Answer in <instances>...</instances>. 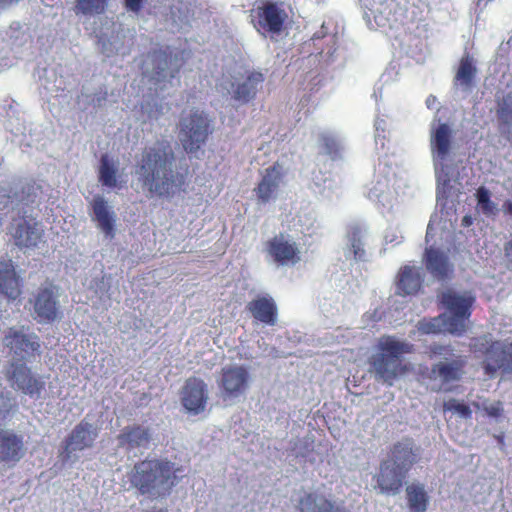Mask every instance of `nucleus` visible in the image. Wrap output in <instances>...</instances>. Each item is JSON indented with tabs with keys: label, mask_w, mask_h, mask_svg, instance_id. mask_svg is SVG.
Wrapping results in <instances>:
<instances>
[{
	"label": "nucleus",
	"mask_w": 512,
	"mask_h": 512,
	"mask_svg": "<svg viewBox=\"0 0 512 512\" xmlns=\"http://www.w3.org/2000/svg\"><path fill=\"white\" fill-rule=\"evenodd\" d=\"M393 173L381 163L375 169L373 179L365 187V196L373 203L390 211L397 202L395 191L391 188Z\"/></svg>",
	"instance_id": "obj_13"
},
{
	"label": "nucleus",
	"mask_w": 512,
	"mask_h": 512,
	"mask_svg": "<svg viewBox=\"0 0 512 512\" xmlns=\"http://www.w3.org/2000/svg\"><path fill=\"white\" fill-rule=\"evenodd\" d=\"M474 300V296L468 291L449 289L443 292L441 302L447 311L439 317L419 321L418 329L426 334L448 332L457 336L462 335L466 331V322Z\"/></svg>",
	"instance_id": "obj_4"
},
{
	"label": "nucleus",
	"mask_w": 512,
	"mask_h": 512,
	"mask_svg": "<svg viewBox=\"0 0 512 512\" xmlns=\"http://www.w3.org/2000/svg\"><path fill=\"white\" fill-rule=\"evenodd\" d=\"M0 293L12 300L20 295L19 279L11 260H0Z\"/></svg>",
	"instance_id": "obj_31"
},
{
	"label": "nucleus",
	"mask_w": 512,
	"mask_h": 512,
	"mask_svg": "<svg viewBox=\"0 0 512 512\" xmlns=\"http://www.w3.org/2000/svg\"><path fill=\"white\" fill-rule=\"evenodd\" d=\"M472 222H473V219L471 216H465L462 220L463 225L466 227L470 226L472 224Z\"/></svg>",
	"instance_id": "obj_53"
},
{
	"label": "nucleus",
	"mask_w": 512,
	"mask_h": 512,
	"mask_svg": "<svg viewBox=\"0 0 512 512\" xmlns=\"http://www.w3.org/2000/svg\"><path fill=\"white\" fill-rule=\"evenodd\" d=\"M425 104H426L428 109H431V110H434V109L438 110L439 109V102H438L437 98L434 95H429L426 98Z\"/></svg>",
	"instance_id": "obj_51"
},
{
	"label": "nucleus",
	"mask_w": 512,
	"mask_h": 512,
	"mask_svg": "<svg viewBox=\"0 0 512 512\" xmlns=\"http://www.w3.org/2000/svg\"><path fill=\"white\" fill-rule=\"evenodd\" d=\"M3 344L12 356L11 362L29 361L40 354L39 337L24 325L8 328Z\"/></svg>",
	"instance_id": "obj_8"
},
{
	"label": "nucleus",
	"mask_w": 512,
	"mask_h": 512,
	"mask_svg": "<svg viewBox=\"0 0 512 512\" xmlns=\"http://www.w3.org/2000/svg\"><path fill=\"white\" fill-rule=\"evenodd\" d=\"M98 436L96 427L88 422H80L74 427L65 441L62 453L63 461L74 463L79 458V452L92 447Z\"/></svg>",
	"instance_id": "obj_15"
},
{
	"label": "nucleus",
	"mask_w": 512,
	"mask_h": 512,
	"mask_svg": "<svg viewBox=\"0 0 512 512\" xmlns=\"http://www.w3.org/2000/svg\"><path fill=\"white\" fill-rule=\"evenodd\" d=\"M266 251L277 265L294 266L301 260L300 247L290 235H276L267 242Z\"/></svg>",
	"instance_id": "obj_16"
},
{
	"label": "nucleus",
	"mask_w": 512,
	"mask_h": 512,
	"mask_svg": "<svg viewBox=\"0 0 512 512\" xmlns=\"http://www.w3.org/2000/svg\"><path fill=\"white\" fill-rule=\"evenodd\" d=\"M18 1L19 0H0V8Z\"/></svg>",
	"instance_id": "obj_54"
},
{
	"label": "nucleus",
	"mask_w": 512,
	"mask_h": 512,
	"mask_svg": "<svg viewBox=\"0 0 512 512\" xmlns=\"http://www.w3.org/2000/svg\"><path fill=\"white\" fill-rule=\"evenodd\" d=\"M14 406V399L8 394L0 393V418L4 417Z\"/></svg>",
	"instance_id": "obj_48"
},
{
	"label": "nucleus",
	"mask_w": 512,
	"mask_h": 512,
	"mask_svg": "<svg viewBox=\"0 0 512 512\" xmlns=\"http://www.w3.org/2000/svg\"><path fill=\"white\" fill-rule=\"evenodd\" d=\"M135 174L151 195L172 198L185 190L188 165L167 140L145 147L136 160Z\"/></svg>",
	"instance_id": "obj_1"
},
{
	"label": "nucleus",
	"mask_w": 512,
	"mask_h": 512,
	"mask_svg": "<svg viewBox=\"0 0 512 512\" xmlns=\"http://www.w3.org/2000/svg\"><path fill=\"white\" fill-rule=\"evenodd\" d=\"M432 225L429 224L428 227H427V234H426V239L428 240V238L432 235Z\"/></svg>",
	"instance_id": "obj_56"
},
{
	"label": "nucleus",
	"mask_w": 512,
	"mask_h": 512,
	"mask_svg": "<svg viewBox=\"0 0 512 512\" xmlns=\"http://www.w3.org/2000/svg\"><path fill=\"white\" fill-rule=\"evenodd\" d=\"M109 0H75L76 16L94 17L105 12Z\"/></svg>",
	"instance_id": "obj_36"
},
{
	"label": "nucleus",
	"mask_w": 512,
	"mask_h": 512,
	"mask_svg": "<svg viewBox=\"0 0 512 512\" xmlns=\"http://www.w3.org/2000/svg\"><path fill=\"white\" fill-rule=\"evenodd\" d=\"M141 109L149 119H158L163 114V106L155 99L145 101Z\"/></svg>",
	"instance_id": "obj_43"
},
{
	"label": "nucleus",
	"mask_w": 512,
	"mask_h": 512,
	"mask_svg": "<svg viewBox=\"0 0 512 512\" xmlns=\"http://www.w3.org/2000/svg\"><path fill=\"white\" fill-rule=\"evenodd\" d=\"M287 6L278 0H262L252 11L254 27L261 34H278L288 19Z\"/></svg>",
	"instance_id": "obj_10"
},
{
	"label": "nucleus",
	"mask_w": 512,
	"mask_h": 512,
	"mask_svg": "<svg viewBox=\"0 0 512 512\" xmlns=\"http://www.w3.org/2000/svg\"><path fill=\"white\" fill-rule=\"evenodd\" d=\"M143 0H125L126 8L134 13H138L142 8Z\"/></svg>",
	"instance_id": "obj_49"
},
{
	"label": "nucleus",
	"mask_w": 512,
	"mask_h": 512,
	"mask_svg": "<svg viewBox=\"0 0 512 512\" xmlns=\"http://www.w3.org/2000/svg\"><path fill=\"white\" fill-rule=\"evenodd\" d=\"M498 369L512 372V344L495 342L487 352L485 370L493 375Z\"/></svg>",
	"instance_id": "obj_22"
},
{
	"label": "nucleus",
	"mask_w": 512,
	"mask_h": 512,
	"mask_svg": "<svg viewBox=\"0 0 512 512\" xmlns=\"http://www.w3.org/2000/svg\"><path fill=\"white\" fill-rule=\"evenodd\" d=\"M40 187L34 183H17L0 192V211L10 215L12 224L9 232L19 247L32 248L42 240L43 228L31 218L27 210L39 197Z\"/></svg>",
	"instance_id": "obj_2"
},
{
	"label": "nucleus",
	"mask_w": 512,
	"mask_h": 512,
	"mask_svg": "<svg viewBox=\"0 0 512 512\" xmlns=\"http://www.w3.org/2000/svg\"><path fill=\"white\" fill-rule=\"evenodd\" d=\"M117 166L107 156L103 155L100 160L99 181L103 186L115 188L117 186Z\"/></svg>",
	"instance_id": "obj_37"
},
{
	"label": "nucleus",
	"mask_w": 512,
	"mask_h": 512,
	"mask_svg": "<svg viewBox=\"0 0 512 512\" xmlns=\"http://www.w3.org/2000/svg\"><path fill=\"white\" fill-rule=\"evenodd\" d=\"M118 50H119V49H118V48H116V49H115V51H113V50L108 51V52H107V55L109 56V55H110L111 53H113V52H118Z\"/></svg>",
	"instance_id": "obj_59"
},
{
	"label": "nucleus",
	"mask_w": 512,
	"mask_h": 512,
	"mask_svg": "<svg viewBox=\"0 0 512 512\" xmlns=\"http://www.w3.org/2000/svg\"><path fill=\"white\" fill-rule=\"evenodd\" d=\"M407 504L411 512H425L429 496L421 483H411L406 487Z\"/></svg>",
	"instance_id": "obj_35"
},
{
	"label": "nucleus",
	"mask_w": 512,
	"mask_h": 512,
	"mask_svg": "<svg viewBox=\"0 0 512 512\" xmlns=\"http://www.w3.org/2000/svg\"><path fill=\"white\" fill-rule=\"evenodd\" d=\"M423 281L422 269L406 265L402 267L397 277V289L400 293L410 295L416 293Z\"/></svg>",
	"instance_id": "obj_32"
},
{
	"label": "nucleus",
	"mask_w": 512,
	"mask_h": 512,
	"mask_svg": "<svg viewBox=\"0 0 512 512\" xmlns=\"http://www.w3.org/2000/svg\"><path fill=\"white\" fill-rule=\"evenodd\" d=\"M25 453L23 437L12 430L0 431V462H18Z\"/></svg>",
	"instance_id": "obj_23"
},
{
	"label": "nucleus",
	"mask_w": 512,
	"mask_h": 512,
	"mask_svg": "<svg viewBox=\"0 0 512 512\" xmlns=\"http://www.w3.org/2000/svg\"><path fill=\"white\" fill-rule=\"evenodd\" d=\"M363 18L371 30L391 25L392 0H360Z\"/></svg>",
	"instance_id": "obj_21"
},
{
	"label": "nucleus",
	"mask_w": 512,
	"mask_h": 512,
	"mask_svg": "<svg viewBox=\"0 0 512 512\" xmlns=\"http://www.w3.org/2000/svg\"><path fill=\"white\" fill-rule=\"evenodd\" d=\"M327 183V180L324 181V190L325 189H331V183L329 182L328 184Z\"/></svg>",
	"instance_id": "obj_57"
},
{
	"label": "nucleus",
	"mask_w": 512,
	"mask_h": 512,
	"mask_svg": "<svg viewBox=\"0 0 512 512\" xmlns=\"http://www.w3.org/2000/svg\"><path fill=\"white\" fill-rule=\"evenodd\" d=\"M180 469L168 461L145 460L134 466L129 475L131 485L141 495L157 499L168 495L178 483Z\"/></svg>",
	"instance_id": "obj_5"
},
{
	"label": "nucleus",
	"mask_w": 512,
	"mask_h": 512,
	"mask_svg": "<svg viewBox=\"0 0 512 512\" xmlns=\"http://www.w3.org/2000/svg\"><path fill=\"white\" fill-rule=\"evenodd\" d=\"M406 473L396 467L389 460L384 461L380 466L377 477L378 486L383 493H398L402 486Z\"/></svg>",
	"instance_id": "obj_27"
},
{
	"label": "nucleus",
	"mask_w": 512,
	"mask_h": 512,
	"mask_svg": "<svg viewBox=\"0 0 512 512\" xmlns=\"http://www.w3.org/2000/svg\"><path fill=\"white\" fill-rule=\"evenodd\" d=\"M251 376L246 366L229 364L221 369L217 384L223 400H234L246 393Z\"/></svg>",
	"instance_id": "obj_11"
},
{
	"label": "nucleus",
	"mask_w": 512,
	"mask_h": 512,
	"mask_svg": "<svg viewBox=\"0 0 512 512\" xmlns=\"http://www.w3.org/2000/svg\"><path fill=\"white\" fill-rule=\"evenodd\" d=\"M347 242L344 249L347 258L353 257L355 260L363 261L366 259L365 245L368 237V230L361 225H353L347 232Z\"/></svg>",
	"instance_id": "obj_28"
},
{
	"label": "nucleus",
	"mask_w": 512,
	"mask_h": 512,
	"mask_svg": "<svg viewBox=\"0 0 512 512\" xmlns=\"http://www.w3.org/2000/svg\"><path fill=\"white\" fill-rule=\"evenodd\" d=\"M301 512H348L343 506L317 494H307L300 499Z\"/></svg>",
	"instance_id": "obj_33"
},
{
	"label": "nucleus",
	"mask_w": 512,
	"mask_h": 512,
	"mask_svg": "<svg viewBox=\"0 0 512 512\" xmlns=\"http://www.w3.org/2000/svg\"><path fill=\"white\" fill-rule=\"evenodd\" d=\"M209 135V121L198 109L183 113L179 122V140L188 154H195Z\"/></svg>",
	"instance_id": "obj_7"
},
{
	"label": "nucleus",
	"mask_w": 512,
	"mask_h": 512,
	"mask_svg": "<svg viewBox=\"0 0 512 512\" xmlns=\"http://www.w3.org/2000/svg\"><path fill=\"white\" fill-rule=\"evenodd\" d=\"M264 75L261 72L251 71L248 72L246 77L242 80L232 81L224 77L219 87L222 92L231 95L232 98L240 103H247L253 99L262 83Z\"/></svg>",
	"instance_id": "obj_17"
},
{
	"label": "nucleus",
	"mask_w": 512,
	"mask_h": 512,
	"mask_svg": "<svg viewBox=\"0 0 512 512\" xmlns=\"http://www.w3.org/2000/svg\"><path fill=\"white\" fill-rule=\"evenodd\" d=\"M91 220L106 239H113L116 234L117 215L109 202L101 195H95L90 201Z\"/></svg>",
	"instance_id": "obj_18"
},
{
	"label": "nucleus",
	"mask_w": 512,
	"mask_h": 512,
	"mask_svg": "<svg viewBox=\"0 0 512 512\" xmlns=\"http://www.w3.org/2000/svg\"><path fill=\"white\" fill-rule=\"evenodd\" d=\"M476 72L473 58L469 55L463 56L454 78V86L463 92H469L473 87Z\"/></svg>",
	"instance_id": "obj_34"
},
{
	"label": "nucleus",
	"mask_w": 512,
	"mask_h": 512,
	"mask_svg": "<svg viewBox=\"0 0 512 512\" xmlns=\"http://www.w3.org/2000/svg\"><path fill=\"white\" fill-rule=\"evenodd\" d=\"M282 180V174L278 167L272 166L265 170L261 181L255 188L257 200L260 204H266L275 199Z\"/></svg>",
	"instance_id": "obj_26"
},
{
	"label": "nucleus",
	"mask_w": 512,
	"mask_h": 512,
	"mask_svg": "<svg viewBox=\"0 0 512 512\" xmlns=\"http://www.w3.org/2000/svg\"><path fill=\"white\" fill-rule=\"evenodd\" d=\"M444 410L457 413L462 418H469L471 416L470 408L463 402L455 399H450L444 403Z\"/></svg>",
	"instance_id": "obj_42"
},
{
	"label": "nucleus",
	"mask_w": 512,
	"mask_h": 512,
	"mask_svg": "<svg viewBox=\"0 0 512 512\" xmlns=\"http://www.w3.org/2000/svg\"><path fill=\"white\" fill-rule=\"evenodd\" d=\"M208 400L206 383L199 378H189L181 392V402L190 414H200L205 410Z\"/></svg>",
	"instance_id": "obj_20"
},
{
	"label": "nucleus",
	"mask_w": 512,
	"mask_h": 512,
	"mask_svg": "<svg viewBox=\"0 0 512 512\" xmlns=\"http://www.w3.org/2000/svg\"><path fill=\"white\" fill-rule=\"evenodd\" d=\"M297 223L300 227V232L309 236L316 234L321 227V223L314 211L300 213Z\"/></svg>",
	"instance_id": "obj_39"
},
{
	"label": "nucleus",
	"mask_w": 512,
	"mask_h": 512,
	"mask_svg": "<svg viewBox=\"0 0 512 512\" xmlns=\"http://www.w3.org/2000/svg\"><path fill=\"white\" fill-rule=\"evenodd\" d=\"M485 410L489 416L498 417L501 414L502 407L500 404H490L489 406L485 407Z\"/></svg>",
	"instance_id": "obj_50"
},
{
	"label": "nucleus",
	"mask_w": 512,
	"mask_h": 512,
	"mask_svg": "<svg viewBox=\"0 0 512 512\" xmlns=\"http://www.w3.org/2000/svg\"><path fill=\"white\" fill-rule=\"evenodd\" d=\"M420 449L410 439H404L394 445L391 458L388 459L406 474L419 458Z\"/></svg>",
	"instance_id": "obj_25"
},
{
	"label": "nucleus",
	"mask_w": 512,
	"mask_h": 512,
	"mask_svg": "<svg viewBox=\"0 0 512 512\" xmlns=\"http://www.w3.org/2000/svg\"><path fill=\"white\" fill-rule=\"evenodd\" d=\"M426 268L433 277L444 280L449 278L453 271V267L449 262L448 256L437 249H426Z\"/></svg>",
	"instance_id": "obj_30"
},
{
	"label": "nucleus",
	"mask_w": 512,
	"mask_h": 512,
	"mask_svg": "<svg viewBox=\"0 0 512 512\" xmlns=\"http://www.w3.org/2000/svg\"><path fill=\"white\" fill-rule=\"evenodd\" d=\"M498 128L501 136L512 143V117L498 118Z\"/></svg>",
	"instance_id": "obj_46"
},
{
	"label": "nucleus",
	"mask_w": 512,
	"mask_h": 512,
	"mask_svg": "<svg viewBox=\"0 0 512 512\" xmlns=\"http://www.w3.org/2000/svg\"><path fill=\"white\" fill-rule=\"evenodd\" d=\"M505 256L508 262L512 264V239L505 245Z\"/></svg>",
	"instance_id": "obj_52"
},
{
	"label": "nucleus",
	"mask_w": 512,
	"mask_h": 512,
	"mask_svg": "<svg viewBox=\"0 0 512 512\" xmlns=\"http://www.w3.org/2000/svg\"><path fill=\"white\" fill-rule=\"evenodd\" d=\"M41 87L50 95L56 96L64 89V80L58 77L54 70H44V77L40 79Z\"/></svg>",
	"instance_id": "obj_40"
},
{
	"label": "nucleus",
	"mask_w": 512,
	"mask_h": 512,
	"mask_svg": "<svg viewBox=\"0 0 512 512\" xmlns=\"http://www.w3.org/2000/svg\"><path fill=\"white\" fill-rule=\"evenodd\" d=\"M6 376L12 388L21 391L30 398L39 399L45 389L44 378L32 373L24 362H11Z\"/></svg>",
	"instance_id": "obj_14"
},
{
	"label": "nucleus",
	"mask_w": 512,
	"mask_h": 512,
	"mask_svg": "<svg viewBox=\"0 0 512 512\" xmlns=\"http://www.w3.org/2000/svg\"><path fill=\"white\" fill-rule=\"evenodd\" d=\"M412 345L394 336H382L374 346L370 364L377 380L392 385L401 370V358Z\"/></svg>",
	"instance_id": "obj_6"
},
{
	"label": "nucleus",
	"mask_w": 512,
	"mask_h": 512,
	"mask_svg": "<svg viewBox=\"0 0 512 512\" xmlns=\"http://www.w3.org/2000/svg\"><path fill=\"white\" fill-rule=\"evenodd\" d=\"M247 309L258 322L269 326L277 322V306L269 295L256 297L247 304Z\"/></svg>",
	"instance_id": "obj_24"
},
{
	"label": "nucleus",
	"mask_w": 512,
	"mask_h": 512,
	"mask_svg": "<svg viewBox=\"0 0 512 512\" xmlns=\"http://www.w3.org/2000/svg\"><path fill=\"white\" fill-rule=\"evenodd\" d=\"M177 58H172L165 51H155L148 56L144 64V75L158 85L160 90L172 83L180 69Z\"/></svg>",
	"instance_id": "obj_12"
},
{
	"label": "nucleus",
	"mask_w": 512,
	"mask_h": 512,
	"mask_svg": "<svg viewBox=\"0 0 512 512\" xmlns=\"http://www.w3.org/2000/svg\"><path fill=\"white\" fill-rule=\"evenodd\" d=\"M321 141L326 149V152L333 158H336L343 148L342 140L340 137L332 132H323L321 134Z\"/></svg>",
	"instance_id": "obj_41"
},
{
	"label": "nucleus",
	"mask_w": 512,
	"mask_h": 512,
	"mask_svg": "<svg viewBox=\"0 0 512 512\" xmlns=\"http://www.w3.org/2000/svg\"><path fill=\"white\" fill-rule=\"evenodd\" d=\"M325 33L326 32H317V33L314 34L312 39L313 40L320 39V38L324 37Z\"/></svg>",
	"instance_id": "obj_55"
},
{
	"label": "nucleus",
	"mask_w": 512,
	"mask_h": 512,
	"mask_svg": "<svg viewBox=\"0 0 512 512\" xmlns=\"http://www.w3.org/2000/svg\"><path fill=\"white\" fill-rule=\"evenodd\" d=\"M454 130L434 117L429 127V149L437 182V199L451 195L456 181Z\"/></svg>",
	"instance_id": "obj_3"
},
{
	"label": "nucleus",
	"mask_w": 512,
	"mask_h": 512,
	"mask_svg": "<svg viewBox=\"0 0 512 512\" xmlns=\"http://www.w3.org/2000/svg\"><path fill=\"white\" fill-rule=\"evenodd\" d=\"M150 440L149 430L142 426L126 427L118 436L119 446L129 452L134 449H146Z\"/></svg>",
	"instance_id": "obj_29"
},
{
	"label": "nucleus",
	"mask_w": 512,
	"mask_h": 512,
	"mask_svg": "<svg viewBox=\"0 0 512 512\" xmlns=\"http://www.w3.org/2000/svg\"><path fill=\"white\" fill-rule=\"evenodd\" d=\"M146 512H168L166 509L151 510Z\"/></svg>",
	"instance_id": "obj_58"
},
{
	"label": "nucleus",
	"mask_w": 512,
	"mask_h": 512,
	"mask_svg": "<svg viewBox=\"0 0 512 512\" xmlns=\"http://www.w3.org/2000/svg\"><path fill=\"white\" fill-rule=\"evenodd\" d=\"M375 127V143L376 147L379 146L383 149L385 147L386 130L388 123L384 118L378 117L374 123Z\"/></svg>",
	"instance_id": "obj_44"
},
{
	"label": "nucleus",
	"mask_w": 512,
	"mask_h": 512,
	"mask_svg": "<svg viewBox=\"0 0 512 512\" xmlns=\"http://www.w3.org/2000/svg\"><path fill=\"white\" fill-rule=\"evenodd\" d=\"M504 117H512V91L498 102L497 118Z\"/></svg>",
	"instance_id": "obj_45"
},
{
	"label": "nucleus",
	"mask_w": 512,
	"mask_h": 512,
	"mask_svg": "<svg viewBox=\"0 0 512 512\" xmlns=\"http://www.w3.org/2000/svg\"><path fill=\"white\" fill-rule=\"evenodd\" d=\"M432 357H440L441 360L431 368L430 379L439 381L438 389L444 384L457 381L463 374L464 360L456 355L450 346L434 344L430 347Z\"/></svg>",
	"instance_id": "obj_9"
},
{
	"label": "nucleus",
	"mask_w": 512,
	"mask_h": 512,
	"mask_svg": "<svg viewBox=\"0 0 512 512\" xmlns=\"http://www.w3.org/2000/svg\"><path fill=\"white\" fill-rule=\"evenodd\" d=\"M403 239H404L403 234L397 228L388 229L384 236L385 244L398 245L403 241Z\"/></svg>",
	"instance_id": "obj_47"
},
{
	"label": "nucleus",
	"mask_w": 512,
	"mask_h": 512,
	"mask_svg": "<svg viewBox=\"0 0 512 512\" xmlns=\"http://www.w3.org/2000/svg\"><path fill=\"white\" fill-rule=\"evenodd\" d=\"M34 313L40 323L55 321L60 314L58 289L47 286L39 289L34 299Z\"/></svg>",
	"instance_id": "obj_19"
},
{
	"label": "nucleus",
	"mask_w": 512,
	"mask_h": 512,
	"mask_svg": "<svg viewBox=\"0 0 512 512\" xmlns=\"http://www.w3.org/2000/svg\"><path fill=\"white\" fill-rule=\"evenodd\" d=\"M475 196L477 199L476 209L479 213L486 217H494L497 215L499 211L498 206L491 200V192L487 188L483 186L479 187Z\"/></svg>",
	"instance_id": "obj_38"
},
{
	"label": "nucleus",
	"mask_w": 512,
	"mask_h": 512,
	"mask_svg": "<svg viewBox=\"0 0 512 512\" xmlns=\"http://www.w3.org/2000/svg\"><path fill=\"white\" fill-rule=\"evenodd\" d=\"M327 54H329L330 56H332V52L330 50L327 51Z\"/></svg>",
	"instance_id": "obj_60"
}]
</instances>
